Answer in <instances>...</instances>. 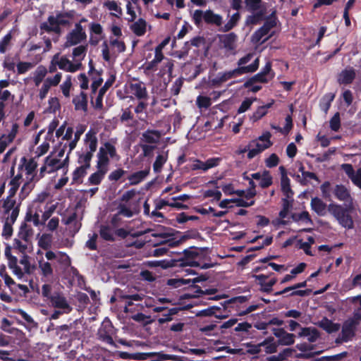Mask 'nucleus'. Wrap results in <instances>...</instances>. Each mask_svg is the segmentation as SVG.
I'll return each instance as SVG.
<instances>
[{
  "label": "nucleus",
  "mask_w": 361,
  "mask_h": 361,
  "mask_svg": "<svg viewBox=\"0 0 361 361\" xmlns=\"http://www.w3.org/2000/svg\"><path fill=\"white\" fill-rule=\"evenodd\" d=\"M119 158L114 143L111 142H104L99 147L97 154V171L90 176L87 183L90 185H99L109 169L110 159L118 160Z\"/></svg>",
  "instance_id": "nucleus-1"
},
{
  "label": "nucleus",
  "mask_w": 361,
  "mask_h": 361,
  "mask_svg": "<svg viewBox=\"0 0 361 361\" xmlns=\"http://www.w3.org/2000/svg\"><path fill=\"white\" fill-rule=\"evenodd\" d=\"M332 192L338 200L343 202L348 209H354V199L348 188L343 185L337 184L332 188Z\"/></svg>",
  "instance_id": "nucleus-13"
},
{
  "label": "nucleus",
  "mask_w": 361,
  "mask_h": 361,
  "mask_svg": "<svg viewBox=\"0 0 361 361\" xmlns=\"http://www.w3.org/2000/svg\"><path fill=\"white\" fill-rule=\"evenodd\" d=\"M143 295L140 294H134V295H123L122 298L126 300V305L124 307V312H128L130 310L128 308L129 306L133 305V301H141L143 299Z\"/></svg>",
  "instance_id": "nucleus-50"
},
{
  "label": "nucleus",
  "mask_w": 361,
  "mask_h": 361,
  "mask_svg": "<svg viewBox=\"0 0 361 361\" xmlns=\"http://www.w3.org/2000/svg\"><path fill=\"white\" fill-rule=\"evenodd\" d=\"M104 6L111 11L112 15L116 17L122 15V9L116 1L107 0L104 3Z\"/></svg>",
  "instance_id": "nucleus-46"
},
{
  "label": "nucleus",
  "mask_w": 361,
  "mask_h": 361,
  "mask_svg": "<svg viewBox=\"0 0 361 361\" xmlns=\"http://www.w3.org/2000/svg\"><path fill=\"white\" fill-rule=\"evenodd\" d=\"M92 157L93 154L90 152L81 150L78 152V162L80 166L90 169Z\"/></svg>",
  "instance_id": "nucleus-49"
},
{
  "label": "nucleus",
  "mask_w": 361,
  "mask_h": 361,
  "mask_svg": "<svg viewBox=\"0 0 361 361\" xmlns=\"http://www.w3.org/2000/svg\"><path fill=\"white\" fill-rule=\"evenodd\" d=\"M270 79L266 76L263 73L260 72L257 74H256L255 76L251 78L250 80H248L245 83V87L248 88L250 86H251L252 84H254L256 82H267Z\"/></svg>",
  "instance_id": "nucleus-56"
},
{
  "label": "nucleus",
  "mask_w": 361,
  "mask_h": 361,
  "mask_svg": "<svg viewBox=\"0 0 361 361\" xmlns=\"http://www.w3.org/2000/svg\"><path fill=\"white\" fill-rule=\"evenodd\" d=\"M306 286H307L306 281L298 283L293 286L287 287V288H284L283 290L276 293V295H282V294H286L288 292L293 290L290 293V295L304 296L307 293V290H295L300 288H305Z\"/></svg>",
  "instance_id": "nucleus-32"
},
{
  "label": "nucleus",
  "mask_w": 361,
  "mask_h": 361,
  "mask_svg": "<svg viewBox=\"0 0 361 361\" xmlns=\"http://www.w3.org/2000/svg\"><path fill=\"white\" fill-rule=\"evenodd\" d=\"M53 243V235L49 233H43L37 235V245L42 250L51 251L50 249Z\"/></svg>",
  "instance_id": "nucleus-29"
},
{
  "label": "nucleus",
  "mask_w": 361,
  "mask_h": 361,
  "mask_svg": "<svg viewBox=\"0 0 361 361\" xmlns=\"http://www.w3.org/2000/svg\"><path fill=\"white\" fill-rule=\"evenodd\" d=\"M45 257L49 261L56 260L59 264L64 267L71 265V259L67 254L59 251H47L45 252Z\"/></svg>",
  "instance_id": "nucleus-22"
},
{
  "label": "nucleus",
  "mask_w": 361,
  "mask_h": 361,
  "mask_svg": "<svg viewBox=\"0 0 361 361\" xmlns=\"http://www.w3.org/2000/svg\"><path fill=\"white\" fill-rule=\"evenodd\" d=\"M49 301L52 307L61 310L63 312H71L73 310L66 298L61 293H54L50 296Z\"/></svg>",
  "instance_id": "nucleus-18"
},
{
  "label": "nucleus",
  "mask_w": 361,
  "mask_h": 361,
  "mask_svg": "<svg viewBox=\"0 0 361 361\" xmlns=\"http://www.w3.org/2000/svg\"><path fill=\"white\" fill-rule=\"evenodd\" d=\"M73 103L77 110H82L85 111L87 107V96L85 93L81 92L80 95L73 99Z\"/></svg>",
  "instance_id": "nucleus-48"
},
{
  "label": "nucleus",
  "mask_w": 361,
  "mask_h": 361,
  "mask_svg": "<svg viewBox=\"0 0 361 361\" xmlns=\"http://www.w3.org/2000/svg\"><path fill=\"white\" fill-rule=\"evenodd\" d=\"M360 322V321L353 317L343 323L341 331V339L343 341L348 342L354 337L356 328Z\"/></svg>",
  "instance_id": "nucleus-16"
},
{
  "label": "nucleus",
  "mask_w": 361,
  "mask_h": 361,
  "mask_svg": "<svg viewBox=\"0 0 361 361\" xmlns=\"http://www.w3.org/2000/svg\"><path fill=\"white\" fill-rule=\"evenodd\" d=\"M33 63L30 62H19L16 65L18 74H24L33 68Z\"/></svg>",
  "instance_id": "nucleus-64"
},
{
  "label": "nucleus",
  "mask_w": 361,
  "mask_h": 361,
  "mask_svg": "<svg viewBox=\"0 0 361 361\" xmlns=\"http://www.w3.org/2000/svg\"><path fill=\"white\" fill-rule=\"evenodd\" d=\"M154 58L151 61L146 63V69L152 71L164 59L163 53L154 49Z\"/></svg>",
  "instance_id": "nucleus-55"
},
{
  "label": "nucleus",
  "mask_w": 361,
  "mask_h": 361,
  "mask_svg": "<svg viewBox=\"0 0 361 361\" xmlns=\"http://www.w3.org/2000/svg\"><path fill=\"white\" fill-rule=\"evenodd\" d=\"M97 142L98 141L95 134L92 131H89L85 135L84 147L82 150L94 154L97 148Z\"/></svg>",
  "instance_id": "nucleus-26"
},
{
  "label": "nucleus",
  "mask_w": 361,
  "mask_h": 361,
  "mask_svg": "<svg viewBox=\"0 0 361 361\" xmlns=\"http://www.w3.org/2000/svg\"><path fill=\"white\" fill-rule=\"evenodd\" d=\"M168 159V151L161 152L156 157L155 161L153 164V170L154 173H159L161 171L162 167Z\"/></svg>",
  "instance_id": "nucleus-37"
},
{
  "label": "nucleus",
  "mask_w": 361,
  "mask_h": 361,
  "mask_svg": "<svg viewBox=\"0 0 361 361\" xmlns=\"http://www.w3.org/2000/svg\"><path fill=\"white\" fill-rule=\"evenodd\" d=\"M311 209L320 216H324L326 214L328 210L327 205L321 198L312 197L310 202Z\"/></svg>",
  "instance_id": "nucleus-27"
},
{
  "label": "nucleus",
  "mask_w": 361,
  "mask_h": 361,
  "mask_svg": "<svg viewBox=\"0 0 361 361\" xmlns=\"http://www.w3.org/2000/svg\"><path fill=\"white\" fill-rule=\"evenodd\" d=\"M126 45L124 42L118 38L114 37H109V42H104L102 44V54L104 61L109 62L112 59H115L118 54L125 51Z\"/></svg>",
  "instance_id": "nucleus-11"
},
{
  "label": "nucleus",
  "mask_w": 361,
  "mask_h": 361,
  "mask_svg": "<svg viewBox=\"0 0 361 361\" xmlns=\"http://www.w3.org/2000/svg\"><path fill=\"white\" fill-rule=\"evenodd\" d=\"M54 63H58V67L63 71L74 73L80 68L78 63H75L73 61L69 60L66 56H61L59 54L54 55Z\"/></svg>",
  "instance_id": "nucleus-19"
},
{
  "label": "nucleus",
  "mask_w": 361,
  "mask_h": 361,
  "mask_svg": "<svg viewBox=\"0 0 361 361\" xmlns=\"http://www.w3.org/2000/svg\"><path fill=\"white\" fill-rule=\"evenodd\" d=\"M114 328L109 322H104L98 331V336L102 341L113 345L114 344L112 334Z\"/></svg>",
  "instance_id": "nucleus-21"
},
{
  "label": "nucleus",
  "mask_w": 361,
  "mask_h": 361,
  "mask_svg": "<svg viewBox=\"0 0 361 361\" xmlns=\"http://www.w3.org/2000/svg\"><path fill=\"white\" fill-rule=\"evenodd\" d=\"M355 77V71L352 68H345L338 75V82L340 84L347 85L353 82Z\"/></svg>",
  "instance_id": "nucleus-33"
},
{
  "label": "nucleus",
  "mask_w": 361,
  "mask_h": 361,
  "mask_svg": "<svg viewBox=\"0 0 361 361\" xmlns=\"http://www.w3.org/2000/svg\"><path fill=\"white\" fill-rule=\"evenodd\" d=\"M72 85L71 76L67 75L64 82L61 85V90L66 97H69L70 90Z\"/></svg>",
  "instance_id": "nucleus-60"
},
{
  "label": "nucleus",
  "mask_w": 361,
  "mask_h": 361,
  "mask_svg": "<svg viewBox=\"0 0 361 361\" xmlns=\"http://www.w3.org/2000/svg\"><path fill=\"white\" fill-rule=\"evenodd\" d=\"M50 145L48 141H44L35 149V154L37 157L44 155L49 149Z\"/></svg>",
  "instance_id": "nucleus-59"
},
{
  "label": "nucleus",
  "mask_w": 361,
  "mask_h": 361,
  "mask_svg": "<svg viewBox=\"0 0 361 361\" xmlns=\"http://www.w3.org/2000/svg\"><path fill=\"white\" fill-rule=\"evenodd\" d=\"M245 9L251 14L246 18L247 24L255 25L262 21L267 14V4L262 0H244Z\"/></svg>",
  "instance_id": "nucleus-8"
},
{
  "label": "nucleus",
  "mask_w": 361,
  "mask_h": 361,
  "mask_svg": "<svg viewBox=\"0 0 361 361\" xmlns=\"http://www.w3.org/2000/svg\"><path fill=\"white\" fill-rule=\"evenodd\" d=\"M279 170L281 173V190L288 198L293 195V192L290 188V180L286 173V170L283 166H280Z\"/></svg>",
  "instance_id": "nucleus-30"
},
{
  "label": "nucleus",
  "mask_w": 361,
  "mask_h": 361,
  "mask_svg": "<svg viewBox=\"0 0 361 361\" xmlns=\"http://www.w3.org/2000/svg\"><path fill=\"white\" fill-rule=\"evenodd\" d=\"M147 23L143 18H139L130 25V30L137 36H143L147 31Z\"/></svg>",
  "instance_id": "nucleus-34"
},
{
  "label": "nucleus",
  "mask_w": 361,
  "mask_h": 361,
  "mask_svg": "<svg viewBox=\"0 0 361 361\" xmlns=\"http://www.w3.org/2000/svg\"><path fill=\"white\" fill-rule=\"evenodd\" d=\"M192 20L195 25L200 26L203 22L207 24L214 25L220 28L224 23L223 16L220 14L214 13L212 10L208 9L204 11L197 9L194 11L192 16Z\"/></svg>",
  "instance_id": "nucleus-9"
},
{
  "label": "nucleus",
  "mask_w": 361,
  "mask_h": 361,
  "mask_svg": "<svg viewBox=\"0 0 361 361\" xmlns=\"http://www.w3.org/2000/svg\"><path fill=\"white\" fill-rule=\"evenodd\" d=\"M298 336L307 338L310 342H314L319 337V333L315 328L305 327L301 329Z\"/></svg>",
  "instance_id": "nucleus-38"
},
{
  "label": "nucleus",
  "mask_w": 361,
  "mask_h": 361,
  "mask_svg": "<svg viewBox=\"0 0 361 361\" xmlns=\"http://www.w3.org/2000/svg\"><path fill=\"white\" fill-rule=\"evenodd\" d=\"M341 167L352 183L361 190V168L355 171L350 164H343Z\"/></svg>",
  "instance_id": "nucleus-24"
},
{
  "label": "nucleus",
  "mask_w": 361,
  "mask_h": 361,
  "mask_svg": "<svg viewBox=\"0 0 361 361\" xmlns=\"http://www.w3.org/2000/svg\"><path fill=\"white\" fill-rule=\"evenodd\" d=\"M13 30L9 31L1 40H0V53L4 54L10 48L11 40L13 38Z\"/></svg>",
  "instance_id": "nucleus-51"
},
{
  "label": "nucleus",
  "mask_w": 361,
  "mask_h": 361,
  "mask_svg": "<svg viewBox=\"0 0 361 361\" xmlns=\"http://www.w3.org/2000/svg\"><path fill=\"white\" fill-rule=\"evenodd\" d=\"M276 25L275 18H269L265 21L262 27L257 30L252 35V41L255 43H262L267 41L269 37V33Z\"/></svg>",
  "instance_id": "nucleus-15"
},
{
  "label": "nucleus",
  "mask_w": 361,
  "mask_h": 361,
  "mask_svg": "<svg viewBox=\"0 0 361 361\" xmlns=\"http://www.w3.org/2000/svg\"><path fill=\"white\" fill-rule=\"evenodd\" d=\"M47 71V69L44 66H39L33 72L32 78L36 87H38L44 80Z\"/></svg>",
  "instance_id": "nucleus-41"
},
{
  "label": "nucleus",
  "mask_w": 361,
  "mask_h": 361,
  "mask_svg": "<svg viewBox=\"0 0 361 361\" xmlns=\"http://www.w3.org/2000/svg\"><path fill=\"white\" fill-rule=\"evenodd\" d=\"M161 134L157 130H147L142 135V140L150 144H156L159 142Z\"/></svg>",
  "instance_id": "nucleus-42"
},
{
  "label": "nucleus",
  "mask_w": 361,
  "mask_h": 361,
  "mask_svg": "<svg viewBox=\"0 0 361 361\" xmlns=\"http://www.w3.org/2000/svg\"><path fill=\"white\" fill-rule=\"evenodd\" d=\"M271 137V135L269 132H265L258 138L252 140L247 146V158L251 159L269 148L272 145V142L270 140Z\"/></svg>",
  "instance_id": "nucleus-12"
},
{
  "label": "nucleus",
  "mask_w": 361,
  "mask_h": 361,
  "mask_svg": "<svg viewBox=\"0 0 361 361\" xmlns=\"http://www.w3.org/2000/svg\"><path fill=\"white\" fill-rule=\"evenodd\" d=\"M56 209L55 204H39L32 202L27 207L25 220L32 222L37 227L45 225Z\"/></svg>",
  "instance_id": "nucleus-3"
},
{
  "label": "nucleus",
  "mask_w": 361,
  "mask_h": 361,
  "mask_svg": "<svg viewBox=\"0 0 361 361\" xmlns=\"http://www.w3.org/2000/svg\"><path fill=\"white\" fill-rule=\"evenodd\" d=\"M240 15L238 12H235L230 16L229 20L226 24L222 23V27L220 28V31L223 32H228L235 27L240 20Z\"/></svg>",
  "instance_id": "nucleus-43"
},
{
  "label": "nucleus",
  "mask_w": 361,
  "mask_h": 361,
  "mask_svg": "<svg viewBox=\"0 0 361 361\" xmlns=\"http://www.w3.org/2000/svg\"><path fill=\"white\" fill-rule=\"evenodd\" d=\"M220 310H221V308L219 307L212 306V307H208L207 309H204V310H202L200 311L197 314V316H204V317L214 316L215 317H216L218 319L226 318V315H222V314L219 313Z\"/></svg>",
  "instance_id": "nucleus-45"
},
{
  "label": "nucleus",
  "mask_w": 361,
  "mask_h": 361,
  "mask_svg": "<svg viewBox=\"0 0 361 361\" xmlns=\"http://www.w3.org/2000/svg\"><path fill=\"white\" fill-rule=\"evenodd\" d=\"M196 281H197V279H194L192 280L184 279H171L168 280L167 284L173 288H180L183 285L190 284V282L194 283Z\"/></svg>",
  "instance_id": "nucleus-54"
},
{
  "label": "nucleus",
  "mask_w": 361,
  "mask_h": 361,
  "mask_svg": "<svg viewBox=\"0 0 361 361\" xmlns=\"http://www.w3.org/2000/svg\"><path fill=\"white\" fill-rule=\"evenodd\" d=\"M100 235L102 238L106 240H114V233L111 228L109 226H103L100 229Z\"/></svg>",
  "instance_id": "nucleus-63"
},
{
  "label": "nucleus",
  "mask_w": 361,
  "mask_h": 361,
  "mask_svg": "<svg viewBox=\"0 0 361 361\" xmlns=\"http://www.w3.org/2000/svg\"><path fill=\"white\" fill-rule=\"evenodd\" d=\"M237 35L233 32L221 35L219 36V42L222 48L227 52L234 53L236 48Z\"/></svg>",
  "instance_id": "nucleus-20"
},
{
  "label": "nucleus",
  "mask_w": 361,
  "mask_h": 361,
  "mask_svg": "<svg viewBox=\"0 0 361 361\" xmlns=\"http://www.w3.org/2000/svg\"><path fill=\"white\" fill-rule=\"evenodd\" d=\"M17 314L27 323L26 328L32 329L37 326V324L34 321L32 317L24 310L19 309Z\"/></svg>",
  "instance_id": "nucleus-53"
},
{
  "label": "nucleus",
  "mask_w": 361,
  "mask_h": 361,
  "mask_svg": "<svg viewBox=\"0 0 361 361\" xmlns=\"http://www.w3.org/2000/svg\"><path fill=\"white\" fill-rule=\"evenodd\" d=\"M39 269L42 276L47 279L52 276L53 268L49 262L40 260L39 262Z\"/></svg>",
  "instance_id": "nucleus-47"
},
{
  "label": "nucleus",
  "mask_w": 361,
  "mask_h": 361,
  "mask_svg": "<svg viewBox=\"0 0 361 361\" xmlns=\"http://www.w3.org/2000/svg\"><path fill=\"white\" fill-rule=\"evenodd\" d=\"M149 169L135 172L128 177L130 185H135L145 179L149 174Z\"/></svg>",
  "instance_id": "nucleus-36"
},
{
  "label": "nucleus",
  "mask_w": 361,
  "mask_h": 361,
  "mask_svg": "<svg viewBox=\"0 0 361 361\" xmlns=\"http://www.w3.org/2000/svg\"><path fill=\"white\" fill-rule=\"evenodd\" d=\"M273 183V178L269 171H264V175L259 181L260 187L265 188L270 186Z\"/></svg>",
  "instance_id": "nucleus-57"
},
{
  "label": "nucleus",
  "mask_w": 361,
  "mask_h": 361,
  "mask_svg": "<svg viewBox=\"0 0 361 361\" xmlns=\"http://www.w3.org/2000/svg\"><path fill=\"white\" fill-rule=\"evenodd\" d=\"M328 210L342 227L347 229L353 228L354 222L350 214L353 209H348V206L344 207L338 204L331 203L329 204Z\"/></svg>",
  "instance_id": "nucleus-10"
},
{
  "label": "nucleus",
  "mask_w": 361,
  "mask_h": 361,
  "mask_svg": "<svg viewBox=\"0 0 361 361\" xmlns=\"http://www.w3.org/2000/svg\"><path fill=\"white\" fill-rule=\"evenodd\" d=\"M69 162L68 154L65 153V149H60L55 153H51L44 159V165L40 168V176L44 173H51L59 170H62L63 173L68 171Z\"/></svg>",
  "instance_id": "nucleus-4"
},
{
  "label": "nucleus",
  "mask_w": 361,
  "mask_h": 361,
  "mask_svg": "<svg viewBox=\"0 0 361 361\" xmlns=\"http://www.w3.org/2000/svg\"><path fill=\"white\" fill-rule=\"evenodd\" d=\"M127 92L128 94L135 96L138 99H143L147 97V91L145 85L141 82H132L129 84Z\"/></svg>",
  "instance_id": "nucleus-23"
},
{
  "label": "nucleus",
  "mask_w": 361,
  "mask_h": 361,
  "mask_svg": "<svg viewBox=\"0 0 361 361\" xmlns=\"http://www.w3.org/2000/svg\"><path fill=\"white\" fill-rule=\"evenodd\" d=\"M86 38L85 32L83 31L82 26L80 23L75 25V28L67 35L66 47L76 45Z\"/></svg>",
  "instance_id": "nucleus-17"
},
{
  "label": "nucleus",
  "mask_w": 361,
  "mask_h": 361,
  "mask_svg": "<svg viewBox=\"0 0 361 361\" xmlns=\"http://www.w3.org/2000/svg\"><path fill=\"white\" fill-rule=\"evenodd\" d=\"M68 22V17L66 15L58 13L56 16H50L47 21L41 23L39 27L41 35L45 33H53L51 39L46 35H44L42 37L45 44L44 52L51 50L52 47L51 41L54 42L58 41L59 35L61 33L60 26L67 25Z\"/></svg>",
  "instance_id": "nucleus-2"
},
{
  "label": "nucleus",
  "mask_w": 361,
  "mask_h": 361,
  "mask_svg": "<svg viewBox=\"0 0 361 361\" xmlns=\"http://www.w3.org/2000/svg\"><path fill=\"white\" fill-rule=\"evenodd\" d=\"M257 100V98L255 97V98H246L240 104V106H239L238 109V114H242V113H244L246 111H247L251 105L252 104V103Z\"/></svg>",
  "instance_id": "nucleus-62"
},
{
  "label": "nucleus",
  "mask_w": 361,
  "mask_h": 361,
  "mask_svg": "<svg viewBox=\"0 0 361 361\" xmlns=\"http://www.w3.org/2000/svg\"><path fill=\"white\" fill-rule=\"evenodd\" d=\"M221 161L220 158L213 157L208 159L206 161H201L200 160H195L192 165V170H202L204 171H207L209 169L214 168L219 165V161Z\"/></svg>",
  "instance_id": "nucleus-25"
},
{
  "label": "nucleus",
  "mask_w": 361,
  "mask_h": 361,
  "mask_svg": "<svg viewBox=\"0 0 361 361\" xmlns=\"http://www.w3.org/2000/svg\"><path fill=\"white\" fill-rule=\"evenodd\" d=\"M5 256L8 268L18 279H22L25 275L31 274L33 272L35 267L30 264L28 255H21L20 259H18L17 257L11 255V248L6 247Z\"/></svg>",
  "instance_id": "nucleus-5"
},
{
  "label": "nucleus",
  "mask_w": 361,
  "mask_h": 361,
  "mask_svg": "<svg viewBox=\"0 0 361 361\" xmlns=\"http://www.w3.org/2000/svg\"><path fill=\"white\" fill-rule=\"evenodd\" d=\"M22 165L20 168L22 171L21 174L25 172V183L23 185L20 190V196L25 198L32 190L35 183L39 180L42 177L36 173L37 163L35 158L27 160L25 157L21 159Z\"/></svg>",
  "instance_id": "nucleus-6"
},
{
  "label": "nucleus",
  "mask_w": 361,
  "mask_h": 361,
  "mask_svg": "<svg viewBox=\"0 0 361 361\" xmlns=\"http://www.w3.org/2000/svg\"><path fill=\"white\" fill-rule=\"evenodd\" d=\"M319 325L324 330L326 331L329 333L335 332L338 330V326L334 323H333L331 320L324 318L319 322Z\"/></svg>",
  "instance_id": "nucleus-52"
},
{
  "label": "nucleus",
  "mask_w": 361,
  "mask_h": 361,
  "mask_svg": "<svg viewBox=\"0 0 361 361\" xmlns=\"http://www.w3.org/2000/svg\"><path fill=\"white\" fill-rule=\"evenodd\" d=\"M13 248L20 252L22 255H27V253H30L32 250V243H28L18 238L14 240Z\"/></svg>",
  "instance_id": "nucleus-31"
},
{
  "label": "nucleus",
  "mask_w": 361,
  "mask_h": 361,
  "mask_svg": "<svg viewBox=\"0 0 361 361\" xmlns=\"http://www.w3.org/2000/svg\"><path fill=\"white\" fill-rule=\"evenodd\" d=\"M196 104L200 109H207L212 105L211 99L208 97L200 95L197 97Z\"/></svg>",
  "instance_id": "nucleus-58"
},
{
  "label": "nucleus",
  "mask_w": 361,
  "mask_h": 361,
  "mask_svg": "<svg viewBox=\"0 0 361 361\" xmlns=\"http://www.w3.org/2000/svg\"><path fill=\"white\" fill-rule=\"evenodd\" d=\"M66 224L68 226V229L72 235H75L80 229L81 224L78 220L75 213L71 214L66 221Z\"/></svg>",
  "instance_id": "nucleus-40"
},
{
  "label": "nucleus",
  "mask_w": 361,
  "mask_h": 361,
  "mask_svg": "<svg viewBox=\"0 0 361 361\" xmlns=\"http://www.w3.org/2000/svg\"><path fill=\"white\" fill-rule=\"evenodd\" d=\"M274 334L279 338L281 345H289L294 343V334L288 333L283 329H274Z\"/></svg>",
  "instance_id": "nucleus-28"
},
{
  "label": "nucleus",
  "mask_w": 361,
  "mask_h": 361,
  "mask_svg": "<svg viewBox=\"0 0 361 361\" xmlns=\"http://www.w3.org/2000/svg\"><path fill=\"white\" fill-rule=\"evenodd\" d=\"M259 64V58L257 57L252 63L248 65V67L236 68L233 70L219 73L217 75L212 79V82L213 85H219L230 79L235 78L243 74L253 73L257 70Z\"/></svg>",
  "instance_id": "nucleus-7"
},
{
  "label": "nucleus",
  "mask_w": 361,
  "mask_h": 361,
  "mask_svg": "<svg viewBox=\"0 0 361 361\" xmlns=\"http://www.w3.org/2000/svg\"><path fill=\"white\" fill-rule=\"evenodd\" d=\"M33 234L34 231L32 228L30 226H27L26 224H24L20 226L18 237L23 240L32 243L31 239L33 236Z\"/></svg>",
  "instance_id": "nucleus-44"
},
{
  "label": "nucleus",
  "mask_w": 361,
  "mask_h": 361,
  "mask_svg": "<svg viewBox=\"0 0 361 361\" xmlns=\"http://www.w3.org/2000/svg\"><path fill=\"white\" fill-rule=\"evenodd\" d=\"M87 46L80 45L73 49L72 53L73 61L75 63H78V67L80 68L82 66V61L84 59L86 52Z\"/></svg>",
  "instance_id": "nucleus-35"
},
{
  "label": "nucleus",
  "mask_w": 361,
  "mask_h": 361,
  "mask_svg": "<svg viewBox=\"0 0 361 361\" xmlns=\"http://www.w3.org/2000/svg\"><path fill=\"white\" fill-rule=\"evenodd\" d=\"M88 168L80 166L75 169L73 173V180L79 182L80 179L87 173Z\"/></svg>",
  "instance_id": "nucleus-61"
},
{
  "label": "nucleus",
  "mask_w": 361,
  "mask_h": 361,
  "mask_svg": "<svg viewBox=\"0 0 361 361\" xmlns=\"http://www.w3.org/2000/svg\"><path fill=\"white\" fill-rule=\"evenodd\" d=\"M256 279L261 286L262 290L265 292L271 291L272 286L276 283V279L267 280V276L263 274L256 276Z\"/></svg>",
  "instance_id": "nucleus-39"
},
{
  "label": "nucleus",
  "mask_w": 361,
  "mask_h": 361,
  "mask_svg": "<svg viewBox=\"0 0 361 361\" xmlns=\"http://www.w3.org/2000/svg\"><path fill=\"white\" fill-rule=\"evenodd\" d=\"M130 357L136 360H146L147 358H152L151 361H183V360L176 356L169 354H165L162 352H150L144 353H136L130 356Z\"/></svg>",
  "instance_id": "nucleus-14"
}]
</instances>
